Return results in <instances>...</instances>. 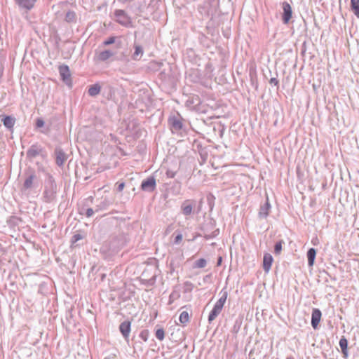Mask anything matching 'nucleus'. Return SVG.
<instances>
[{"mask_svg": "<svg viewBox=\"0 0 359 359\" xmlns=\"http://www.w3.org/2000/svg\"><path fill=\"white\" fill-rule=\"evenodd\" d=\"M76 19V14L74 11H68L65 15V20L68 22H74Z\"/></svg>", "mask_w": 359, "mask_h": 359, "instance_id": "nucleus-21", "label": "nucleus"}, {"mask_svg": "<svg viewBox=\"0 0 359 359\" xmlns=\"http://www.w3.org/2000/svg\"><path fill=\"white\" fill-rule=\"evenodd\" d=\"M15 1L21 8L29 11L33 8L36 0H15Z\"/></svg>", "mask_w": 359, "mask_h": 359, "instance_id": "nucleus-8", "label": "nucleus"}, {"mask_svg": "<svg viewBox=\"0 0 359 359\" xmlns=\"http://www.w3.org/2000/svg\"><path fill=\"white\" fill-rule=\"evenodd\" d=\"M43 194L47 202L52 201L55 197V192L53 191L45 190Z\"/></svg>", "mask_w": 359, "mask_h": 359, "instance_id": "nucleus-20", "label": "nucleus"}, {"mask_svg": "<svg viewBox=\"0 0 359 359\" xmlns=\"http://www.w3.org/2000/svg\"><path fill=\"white\" fill-rule=\"evenodd\" d=\"M131 323L130 321L123 322L120 326L119 330L125 339H128L130 333Z\"/></svg>", "mask_w": 359, "mask_h": 359, "instance_id": "nucleus-9", "label": "nucleus"}, {"mask_svg": "<svg viewBox=\"0 0 359 359\" xmlns=\"http://www.w3.org/2000/svg\"><path fill=\"white\" fill-rule=\"evenodd\" d=\"M41 151V148L37 145H32L27 151V155L29 158H34Z\"/></svg>", "mask_w": 359, "mask_h": 359, "instance_id": "nucleus-12", "label": "nucleus"}, {"mask_svg": "<svg viewBox=\"0 0 359 359\" xmlns=\"http://www.w3.org/2000/svg\"><path fill=\"white\" fill-rule=\"evenodd\" d=\"M182 234H178V235L175 237V243H180V242H181V241H182Z\"/></svg>", "mask_w": 359, "mask_h": 359, "instance_id": "nucleus-35", "label": "nucleus"}, {"mask_svg": "<svg viewBox=\"0 0 359 359\" xmlns=\"http://www.w3.org/2000/svg\"><path fill=\"white\" fill-rule=\"evenodd\" d=\"M273 261V259L270 254H264L263 258V268L265 272L268 273L270 271Z\"/></svg>", "mask_w": 359, "mask_h": 359, "instance_id": "nucleus-11", "label": "nucleus"}, {"mask_svg": "<svg viewBox=\"0 0 359 359\" xmlns=\"http://www.w3.org/2000/svg\"><path fill=\"white\" fill-rule=\"evenodd\" d=\"M135 50L133 54V58L138 60L139 57L143 54V50L140 46H135Z\"/></svg>", "mask_w": 359, "mask_h": 359, "instance_id": "nucleus-23", "label": "nucleus"}, {"mask_svg": "<svg viewBox=\"0 0 359 359\" xmlns=\"http://www.w3.org/2000/svg\"><path fill=\"white\" fill-rule=\"evenodd\" d=\"M269 204L266 203L264 207H262L259 215L266 217L269 215Z\"/></svg>", "mask_w": 359, "mask_h": 359, "instance_id": "nucleus-24", "label": "nucleus"}, {"mask_svg": "<svg viewBox=\"0 0 359 359\" xmlns=\"http://www.w3.org/2000/svg\"><path fill=\"white\" fill-rule=\"evenodd\" d=\"M227 299V292H224L223 295L219 299V300L215 304L212 310L209 314L208 321L210 323L214 320L217 316L221 313L223 306Z\"/></svg>", "mask_w": 359, "mask_h": 359, "instance_id": "nucleus-1", "label": "nucleus"}, {"mask_svg": "<svg viewBox=\"0 0 359 359\" xmlns=\"http://www.w3.org/2000/svg\"><path fill=\"white\" fill-rule=\"evenodd\" d=\"M1 121L3 122V124L6 128L11 129L14 126L15 120L14 118L10 116H3Z\"/></svg>", "mask_w": 359, "mask_h": 359, "instance_id": "nucleus-14", "label": "nucleus"}, {"mask_svg": "<svg viewBox=\"0 0 359 359\" xmlns=\"http://www.w3.org/2000/svg\"><path fill=\"white\" fill-rule=\"evenodd\" d=\"M116 17L118 18L116 21L121 24H126L128 22V19L125 15H119L116 14Z\"/></svg>", "mask_w": 359, "mask_h": 359, "instance_id": "nucleus-28", "label": "nucleus"}, {"mask_svg": "<svg viewBox=\"0 0 359 359\" xmlns=\"http://www.w3.org/2000/svg\"><path fill=\"white\" fill-rule=\"evenodd\" d=\"M59 72L62 79L66 83H69L70 81V71L67 65H62L59 67Z\"/></svg>", "mask_w": 359, "mask_h": 359, "instance_id": "nucleus-7", "label": "nucleus"}, {"mask_svg": "<svg viewBox=\"0 0 359 359\" xmlns=\"http://www.w3.org/2000/svg\"><path fill=\"white\" fill-rule=\"evenodd\" d=\"M155 335L158 340L163 341L165 338V330L163 328H158L156 330Z\"/></svg>", "mask_w": 359, "mask_h": 359, "instance_id": "nucleus-22", "label": "nucleus"}, {"mask_svg": "<svg viewBox=\"0 0 359 359\" xmlns=\"http://www.w3.org/2000/svg\"><path fill=\"white\" fill-rule=\"evenodd\" d=\"M282 250V242L277 243L274 248V251L276 254H279Z\"/></svg>", "mask_w": 359, "mask_h": 359, "instance_id": "nucleus-29", "label": "nucleus"}, {"mask_svg": "<svg viewBox=\"0 0 359 359\" xmlns=\"http://www.w3.org/2000/svg\"><path fill=\"white\" fill-rule=\"evenodd\" d=\"M180 122H178V121H177V122L174 123V125H175V126H178V125H180Z\"/></svg>", "mask_w": 359, "mask_h": 359, "instance_id": "nucleus-38", "label": "nucleus"}, {"mask_svg": "<svg viewBox=\"0 0 359 359\" xmlns=\"http://www.w3.org/2000/svg\"><path fill=\"white\" fill-rule=\"evenodd\" d=\"M112 43V36L109 37L107 41L104 42V45H109Z\"/></svg>", "mask_w": 359, "mask_h": 359, "instance_id": "nucleus-36", "label": "nucleus"}, {"mask_svg": "<svg viewBox=\"0 0 359 359\" xmlns=\"http://www.w3.org/2000/svg\"><path fill=\"white\" fill-rule=\"evenodd\" d=\"M111 55V53L109 50H104L100 53H97L95 55V60L97 61H104L109 58Z\"/></svg>", "mask_w": 359, "mask_h": 359, "instance_id": "nucleus-15", "label": "nucleus"}, {"mask_svg": "<svg viewBox=\"0 0 359 359\" xmlns=\"http://www.w3.org/2000/svg\"><path fill=\"white\" fill-rule=\"evenodd\" d=\"M141 188L144 191H154L156 188V180L154 177H150L142 182Z\"/></svg>", "mask_w": 359, "mask_h": 359, "instance_id": "nucleus-6", "label": "nucleus"}, {"mask_svg": "<svg viewBox=\"0 0 359 359\" xmlns=\"http://www.w3.org/2000/svg\"><path fill=\"white\" fill-rule=\"evenodd\" d=\"M206 260L203 258L199 259L196 262V267L197 268H204L206 266Z\"/></svg>", "mask_w": 359, "mask_h": 359, "instance_id": "nucleus-26", "label": "nucleus"}, {"mask_svg": "<svg viewBox=\"0 0 359 359\" xmlns=\"http://www.w3.org/2000/svg\"><path fill=\"white\" fill-rule=\"evenodd\" d=\"M166 175H167V177H169V178H173V177H175V172L170 171V170H168V171L166 172Z\"/></svg>", "mask_w": 359, "mask_h": 359, "instance_id": "nucleus-33", "label": "nucleus"}, {"mask_svg": "<svg viewBox=\"0 0 359 359\" xmlns=\"http://www.w3.org/2000/svg\"><path fill=\"white\" fill-rule=\"evenodd\" d=\"M192 209L193 205L189 201L187 200L183 203L182 210L184 215H189L192 212Z\"/></svg>", "mask_w": 359, "mask_h": 359, "instance_id": "nucleus-16", "label": "nucleus"}, {"mask_svg": "<svg viewBox=\"0 0 359 359\" xmlns=\"http://www.w3.org/2000/svg\"><path fill=\"white\" fill-rule=\"evenodd\" d=\"M283 21L285 24H287L292 18V11L291 6L287 2L283 3Z\"/></svg>", "mask_w": 359, "mask_h": 359, "instance_id": "nucleus-4", "label": "nucleus"}, {"mask_svg": "<svg viewBox=\"0 0 359 359\" xmlns=\"http://www.w3.org/2000/svg\"><path fill=\"white\" fill-rule=\"evenodd\" d=\"M316 255V250L314 248H311L307 252L308 262L310 266H312L313 265Z\"/></svg>", "mask_w": 359, "mask_h": 359, "instance_id": "nucleus-17", "label": "nucleus"}, {"mask_svg": "<svg viewBox=\"0 0 359 359\" xmlns=\"http://www.w3.org/2000/svg\"><path fill=\"white\" fill-rule=\"evenodd\" d=\"M44 121L41 118H38L36 122V126L37 128H41L44 126Z\"/></svg>", "mask_w": 359, "mask_h": 359, "instance_id": "nucleus-31", "label": "nucleus"}, {"mask_svg": "<svg viewBox=\"0 0 359 359\" xmlns=\"http://www.w3.org/2000/svg\"><path fill=\"white\" fill-rule=\"evenodd\" d=\"M269 83L271 84H273L276 86H278V81L276 78H271L269 81Z\"/></svg>", "mask_w": 359, "mask_h": 359, "instance_id": "nucleus-32", "label": "nucleus"}, {"mask_svg": "<svg viewBox=\"0 0 359 359\" xmlns=\"http://www.w3.org/2000/svg\"><path fill=\"white\" fill-rule=\"evenodd\" d=\"M55 156L56 164L60 167L64 165L68 158V155L60 147L55 148Z\"/></svg>", "mask_w": 359, "mask_h": 359, "instance_id": "nucleus-3", "label": "nucleus"}, {"mask_svg": "<svg viewBox=\"0 0 359 359\" xmlns=\"http://www.w3.org/2000/svg\"><path fill=\"white\" fill-rule=\"evenodd\" d=\"M190 319L189 314L187 311H182L180 315V322L182 325H186L189 323Z\"/></svg>", "mask_w": 359, "mask_h": 359, "instance_id": "nucleus-19", "label": "nucleus"}, {"mask_svg": "<svg viewBox=\"0 0 359 359\" xmlns=\"http://www.w3.org/2000/svg\"><path fill=\"white\" fill-rule=\"evenodd\" d=\"M117 184H118V190L119 191H121L124 189V187H125L124 182H120V183L118 182Z\"/></svg>", "mask_w": 359, "mask_h": 359, "instance_id": "nucleus-34", "label": "nucleus"}, {"mask_svg": "<svg viewBox=\"0 0 359 359\" xmlns=\"http://www.w3.org/2000/svg\"><path fill=\"white\" fill-rule=\"evenodd\" d=\"M149 332L148 330H143L140 333V337L144 341H147L149 339Z\"/></svg>", "mask_w": 359, "mask_h": 359, "instance_id": "nucleus-25", "label": "nucleus"}, {"mask_svg": "<svg viewBox=\"0 0 359 359\" xmlns=\"http://www.w3.org/2000/svg\"><path fill=\"white\" fill-rule=\"evenodd\" d=\"M94 214V210L89 208H87L86 210V212H85V215H86L87 217H90L93 215Z\"/></svg>", "mask_w": 359, "mask_h": 359, "instance_id": "nucleus-30", "label": "nucleus"}, {"mask_svg": "<svg viewBox=\"0 0 359 359\" xmlns=\"http://www.w3.org/2000/svg\"><path fill=\"white\" fill-rule=\"evenodd\" d=\"M36 177L34 174L29 175L26 177V179L23 183L22 190L26 191V190L32 189L34 186V182L36 180Z\"/></svg>", "mask_w": 359, "mask_h": 359, "instance_id": "nucleus-10", "label": "nucleus"}, {"mask_svg": "<svg viewBox=\"0 0 359 359\" xmlns=\"http://www.w3.org/2000/svg\"><path fill=\"white\" fill-rule=\"evenodd\" d=\"M322 313L318 309H313L311 316V325L313 329H317L321 320Z\"/></svg>", "mask_w": 359, "mask_h": 359, "instance_id": "nucleus-5", "label": "nucleus"}, {"mask_svg": "<svg viewBox=\"0 0 359 359\" xmlns=\"http://www.w3.org/2000/svg\"><path fill=\"white\" fill-rule=\"evenodd\" d=\"M351 8L354 15L359 18V0H351Z\"/></svg>", "mask_w": 359, "mask_h": 359, "instance_id": "nucleus-18", "label": "nucleus"}, {"mask_svg": "<svg viewBox=\"0 0 359 359\" xmlns=\"http://www.w3.org/2000/svg\"><path fill=\"white\" fill-rule=\"evenodd\" d=\"M101 90L102 91L103 95H104L105 93L107 94V99H111V97H112V94L111 92V88L109 86L101 88V86L99 84L96 83L89 86L88 93L90 96L95 97L97 95Z\"/></svg>", "mask_w": 359, "mask_h": 359, "instance_id": "nucleus-2", "label": "nucleus"}, {"mask_svg": "<svg viewBox=\"0 0 359 359\" xmlns=\"http://www.w3.org/2000/svg\"><path fill=\"white\" fill-rule=\"evenodd\" d=\"M83 238V236L80 233L74 234L72 238V243L74 244L77 241L81 240Z\"/></svg>", "mask_w": 359, "mask_h": 359, "instance_id": "nucleus-27", "label": "nucleus"}, {"mask_svg": "<svg viewBox=\"0 0 359 359\" xmlns=\"http://www.w3.org/2000/svg\"><path fill=\"white\" fill-rule=\"evenodd\" d=\"M339 346L341 349V352L343 353L344 358H347L348 353V341L344 337H342L339 340Z\"/></svg>", "mask_w": 359, "mask_h": 359, "instance_id": "nucleus-13", "label": "nucleus"}, {"mask_svg": "<svg viewBox=\"0 0 359 359\" xmlns=\"http://www.w3.org/2000/svg\"><path fill=\"white\" fill-rule=\"evenodd\" d=\"M221 262H222V257H219V260H218V263H217V264H218V265H220V264H221Z\"/></svg>", "mask_w": 359, "mask_h": 359, "instance_id": "nucleus-37", "label": "nucleus"}]
</instances>
